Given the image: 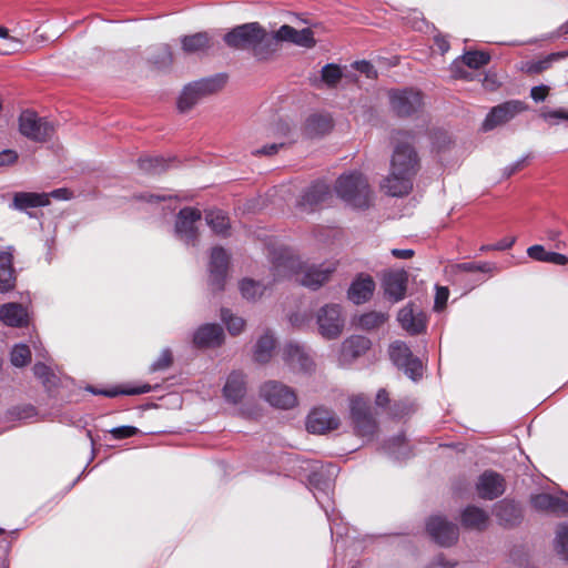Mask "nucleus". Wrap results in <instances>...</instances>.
I'll list each match as a JSON object with an SVG mask.
<instances>
[{"label": "nucleus", "mask_w": 568, "mask_h": 568, "mask_svg": "<svg viewBox=\"0 0 568 568\" xmlns=\"http://www.w3.org/2000/svg\"><path fill=\"white\" fill-rule=\"evenodd\" d=\"M223 341V328L215 323L203 324L193 334V344L199 348H215L221 346Z\"/></svg>", "instance_id": "nucleus-22"}, {"label": "nucleus", "mask_w": 568, "mask_h": 568, "mask_svg": "<svg viewBox=\"0 0 568 568\" xmlns=\"http://www.w3.org/2000/svg\"><path fill=\"white\" fill-rule=\"evenodd\" d=\"M388 314L385 312L371 311L362 314L357 320L361 329L373 331L383 326L388 321Z\"/></svg>", "instance_id": "nucleus-40"}, {"label": "nucleus", "mask_w": 568, "mask_h": 568, "mask_svg": "<svg viewBox=\"0 0 568 568\" xmlns=\"http://www.w3.org/2000/svg\"><path fill=\"white\" fill-rule=\"evenodd\" d=\"M555 549L565 560H568V524L558 526L555 538Z\"/></svg>", "instance_id": "nucleus-48"}, {"label": "nucleus", "mask_w": 568, "mask_h": 568, "mask_svg": "<svg viewBox=\"0 0 568 568\" xmlns=\"http://www.w3.org/2000/svg\"><path fill=\"white\" fill-rule=\"evenodd\" d=\"M449 290L446 286H436L434 310L442 311L447 303Z\"/></svg>", "instance_id": "nucleus-61"}, {"label": "nucleus", "mask_w": 568, "mask_h": 568, "mask_svg": "<svg viewBox=\"0 0 568 568\" xmlns=\"http://www.w3.org/2000/svg\"><path fill=\"white\" fill-rule=\"evenodd\" d=\"M430 538L440 547L455 545L459 537L458 526L444 516H432L426 523Z\"/></svg>", "instance_id": "nucleus-12"}, {"label": "nucleus", "mask_w": 568, "mask_h": 568, "mask_svg": "<svg viewBox=\"0 0 568 568\" xmlns=\"http://www.w3.org/2000/svg\"><path fill=\"white\" fill-rule=\"evenodd\" d=\"M13 257L9 252H0V293H7L16 286V271Z\"/></svg>", "instance_id": "nucleus-31"}, {"label": "nucleus", "mask_w": 568, "mask_h": 568, "mask_svg": "<svg viewBox=\"0 0 568 568\" xmlns=\"http://www.w3.org/2000/svg\"><path fill=\"white\" fill-rule=\"evenodd\" d=\"M526 109V103L519 100H510L498 104L489 111L483 122L481 129L485 132L490 131L496 126L510 121Z\"/></svg>", "instance_id": "nucleus-14"}, {"label": "nucleus", "mask_w": 568, "mask_h": 568, "mask_svg": "<svg viewBox=\"0 0 568 568\" xmlns=\"http://www.w3.org/2000/svg\"><path fill=\"white\" fill-rule=\"evenodd\" d=\"M408 283V273L405 270H389L383 276V290L385 297L392 303L405 298Z\"/></svg>", "instance_id": "nucleus-17"}, {"label": "nucleus", "mask_w": 568, "mask_h": 568, "mask_svg": "<svg viewBox=\"0 0 568 568\" xmlns=\"http://www.w3.org/2000/svg\"><path fill=\"white\" fill-rule=\"evenodd\" d=\"M206 224L211 230L217 234L225 236L230 229V220L227 215L221 210H211L205 214Z\"/></svg>", "instance_id": "nucleus-39"}, {"label": "nucleus", "mask_w": 568, "mask_h": 568, "mask_svg": "<svg viewBox=\"0 0 568 568\" xmlns=\"http://www.w3.org/2000/svg\"><path fill=\"white\" fill-rule=\"evenodd\" d=\"M109 433L113 439L120 440L138 435L140 429L134 426L123 425L110 429Z\"/></svg>", "instance_id": "nucleus-57"}, {"label": "nucleus", "mask_w": 568, "mask_h": 568, "mask_svg": "<svg viewBox=\"0 0 568 568\" xmlns=\"http://www.w3.org/2000/svg\"><path fill=\"white\" fill-rule=\"evenodd\" d=\"M246 393L245 376L241 372H233L229 375L223 387V394L227 402L239 403Z\"/></svg>", "instance_id": "nucleus-29"}, {"label": "nucleus", "mask_w": 568, "mask_h": 568, "mask_svg": "<svg viewBox=\"0 0 568 568\" xmlns=\"http://www.w3.org/2000/svg\"><path fill=\"white\" fill-rule=\"evenodd\" d=\"M527 255L538 262H545L547 256V251L542 245L535 244L527 248Z\"/></svg>", "instance_id": "nucleus-63"}, {"label": "nucleus", "mask_w": 568, "mask_h": 568, "mask_svg": "<svg viewBox=\"0 0 568 568\" xmlns=\"http://www.w3.org/2000/svg\"><path fill=\"white\" fill-rule=\"evenodd\" d=\"M138 201L146 202L151 205L158 204L161 202L171 201L173 195L170 193H153V192H143L134 196Z\"/></svg>", "instance_id": "nucleus-53"}, {"label": "nucleus", "mask_w": 568, "mask_h": 568, "mask_svg": "<svg viewBox=\"0 0 568 568\" xmlns=\"http://www.w3.org/2000/svg\"><path fill=\"white\" fill-rule=\"evenodd\" d=\"M272 34L275 37V42L278 45L280 42H290L293 43L294 34H295V28L283 24L280 27L278 30L275 32H272Z\"/></svg>", "instance_id": "nucleus-58"}, {"label": "nucleus", "mask_w": 568, "mask_h": 568, "mask_svg": "<svg viewBox=\"0 0 568 568\" xmlns=\"http://www.w3.org/2000/svg\"><path fill=\"white\" fill-rule=\"evenodd\" d=\"M158 69L169 68L173 63V53L169 44L158 47L149 58Z\"/></svg>", "instance_id": "nucleus-45"}, {"label": "nucleus", "mask_w": 568, "mask_h": 568, "mask_svg": "<svg viewBox=\"0 0 568 568\" xmlns=\"http://www.w3.org/2000/svg\"><path fill=\"white\" fill-rule=\"evenodd\" d=\"M352 67L361 72L362 74H365L366 78L368 79H375L377 78V70L375 69V67L366 61V60H361V61H355Z\"/></svg>", "instance_id": "nucleus-60"}, {"label": "nucleus", "mask_w": 568, "mask_h": 568, "mask_svg": "<svg viewBox=\"0 0 568 568\" xmlns=\"http://www.w3.org/2000/svg\"><path fill=\"white\" fill-rule=\"evenodd\" d=\"M282 359L294 373L311 374L315 363L311 351L303 344L290 342L282 348Z\"/></svg>", "instance_id": "nucleus-7"}, {"label": "nucleus", "mask_w": 568, "mask_h": 568, "mask_svg": "<svg viewBox=\"0 0 568 568\" xmlns=\"http://www.w3.org/2000/svg\"><path fill=\"white\" fill-rule=\"evenodd\" d=\"M260 29L258 22L243 23L225 33L223 40L232 49L251 51Z\"/></svg>", "instance_id": "nucleus-15"}, {"label": "nucleus", "mask_w": 568, "mask_h": 568, "mask_svg": "<svg viewBox=\"0 0 568 568\" xmlns=\"http://www.w3.org/2000/svg\"><path fill=\"white\" fill-rule=\"evenodd\" d=\"M342 78H343L342 68L336 63H327L321 70V80L328 88H335Z\"/></svg>", "instance_id": "nucleus-46"}, {"label": "nucleus", "mask_w": 568, "mask_h": 568, "mask_svg": "<svg viewBox=\"0 0 568 568\" xmlns=\"http://www.w3.org/2000/svg\"><path fill=\"white\" fill-rule=\"evenodd\" d=\"M9 417L11 419H28L33 417L37 412L32 405L16 406L9 409Z\"/></svg>", "instance_id": "nucleus-56"}, {"label": "nucleus", "mask_w": 568, "mask_h": 568, "mask_svg": "<svg viewBox=\"0 0 568 568\" xmlns=\"http://www.w3.org/2000/svg\"><path fill=\"white\" fill-rule=\"evenodd\" d=\"M393 111L399 116H409L420 110L423 95L412 88L393 89L388 92Z\"/></svg>", "instance_id": "nucleus-11"}, {"label": "nucleus", "mask_w": 568, "mask_h": 568, "mask_svg": "<svg viewBox=\"0 0 568 568\" xmlns=\"http://www.w3.org/2000/svg\"><path fill=\"white\" fill-rule=\"evenodd\" d=\"M11 364L16 367H23L31 361V351L26 344H16L10 353Z\"/></svg>", "instance_id": "nucleus-47"}, {"label": "nucleus", "mask_w": 568, "mask_h": 568, "mask_svg": "<svg viewBox=\"0 0 568 568\" xmlns=\"http://www.w3.org/2000/svg\"><path fill=\"white\" fill-rule=\"evenodd\" d=\"M496 270V265L491 262H481V263H474V262H465L459 264H454L450 267V272L454 275H459L460 273H474V272H481V273H491Z\"/></svg>", "instance_id": "nucleus-41"}, {"label": "nucleus", "mask_w": 568, "mask_h": 568, "mask_svg": "<svg viewBox=\"0 0 568 568\" xmlns=\"http://www.w3.org/2000/svg\"><path fill=\"white\" fill-rule=\"evenodd\" d=\"M375 291V282L368 274L357 275L347 291V297L356 305L366 303L371 300Z\"/></svg>", "instance_id": "nucleus-24"}, {"label": "nucleus", "mask_w": 568, "mask_h": 568, "mask_svg": "<svg viewBox=\"0 0 568 568\" xmlns=\"http://www.w3.org/2000/svg\"><path fill=\"white\" fill-rule=\"evenodd\" d=\"M332 128V119L326 114H312L307 118L305 123V132L311 138L324 135L328 133Z\"/></svg>", "instance_id": "nucleus-34"}, {"label": "nucleus", "mask_w": 568, "mask_h": 568, "mask_svg": "<svg viewBox=\"0 0 568 568\" xmlns=\"http://www.w3.org/2000/svg\"><path fill=\"white\" fill-rule=\"evenodd\" d=\"M266 288V285L258 281L244 278L240 283V291L244 298L255 301L261 297Z\"/></svg>", "instance_id": "nucleus-44"}, {"label": "nucleus", "mask_w": 568, "mask_h": 568, "mask_svg": "<svg viewBox=\"0 0 568 568\" xmlns=\"http://www.w3.org/2000/svg\"><path fill=\"white\" fill-rule=\"evenodd\" d=\"M337 195L348 205L366 209L371 204L372 192L366 178L356 171L342 174L335 184Z\"/></svg>", "instance_id": "nucleus-4"}, {"label": "nucleus", "mask_w": 568, "mask_h": 568, "mask_svg": "<svg viewBox=\"0 0 568 568\" xmlns=\"http://www.w3.org/2000/svg\"><path fill=\"white\" fill-rule=\"evenodd\" d=\"M275 348V338L268 332L262 335L254 347V359L258 363H266L272 357Z\"/></svg>", "instance_id": "nucleus-37"}, {"label": "nucleus", "mask_w": 568, "mask_h": 568, "mask_svg": "<svg viewBox=\"0 0 568 568\" xmlns=\"http://www.w3.org/2000/svg\"><path fill=\"white\" fill-rule=\"evenodd\" d=\"M0 321L12 327H21L28 323L27 310L19 303H6L0 306Z\"/></svg>", "instance_id": "nucleus-28"}, {"label": "nucleus", "mask_w": 568, "mask_h": 568, "mask_svg": "<svg viewBox=\"0 0 568 568\" xmlns=\"http://www.w3.org/2000/svg\"><path fill=\"white\" fill-rule=\"evenodd\" d=\"M476 489L480 498L493 500L504 494L505 479L496 471L486 470L479 476Z\"/></svg>", "instance_id": "nucleus-20"}, {"label": "nucleus", "mask_w": 568, "mask_h": 568, "mask_svg": "<svg viewBox=\"0 0 568 568\" xmlns=\"http://www.w3.org/2000/svg\"><path fill=\"white\" fill-rule=\"evenodd\" d=\"M382 449L386 455L396 460H403L410 456L409 447L406 443L404 433L389 438L383 445Z\"/></svg>", "instance_id": "nucleus-33"}, {"label": "nucleus", "mask_w": 568, "mask_h": 568, "mask_svg": "<svg viewBox=\"0 0 568 568\" xmlns=\"http://www.w3.org/2000/svg\"><path fill=\"white\" fill-rule=\"evenodd\" d=\"M559 57H560V54L551 53L548 57H546L545 59H541L538 61H532L527 65V71L529 73H535V74L540 73V72L547 70L550 67L551 62L557 60Z\"/></svg>", "instance_id": "nucleus-55"}, {"label": "nucleus", "mask_w": 568, "mask_h": 568, "mask_svg": "<svg viewBox=\"0 0 568 568\" xmlns=\"http://www.w3.org/2000/svg\"><path fill=\"white\" fill-rule=\"evenodd\" d=\"M50 203L49 194L36 192H17L13 195L11 207L17 211L45 206Z\"/></svg>", "instance_id": "nucleus-30"}, {"label": "nucleus", "mask_w": 568, "mask_h": 568, "mask_svg": "<svg viewBox=\"0 0 568 568\" xmlns=\"http://www.w3.org/2000/svg\"><path fill=\"white\" fill-rule=\"evenodd\" d=\"M213 34L201 31L180 38L181 49L186 55H204L213 47Z\"/></svg>", "instance_id": "nucleus-21"}, {"label": "nucleus", "mask_w": 568, "mask_h": 568, "mask_svg": "<svg viewBox=\"0 0 568 568\" xmlns=\"http://www.w3.org/2000/svg\"><path fill=\"white\" fill-rule=\"evenodd\" d=\"M399 369L413 381H417L423 375L422 362L414 355Z\"/></svg>", "instance_id": "nucleus-52"}, {"label": "nucleus", "mask_w": 568, "mask_h": 568, "mask_svg": "<svg viewBox=\"0 0 568 568\" xmlns=\"http://www.w3.org/2000/svg\"><path fill=\"white\" fill-rule=\"evenodd\" d=\"M329 195L328 184L323 181H316L303 192L298 205L303 211L312 212L325 203Z\"/></svg>", "instance_id": "nucleus-23"}, {"label": "nucleus", "mask_w": 568, "mask_h": 568, "mask_svg": "<svg viewBox=\"0 0 568 568\" xmlns=\"http://www.w3.org/2000/svg\"><path fill=\"white\" fill-rule=\"evenodd\" d=\"M87 389L91 394H94V395H104L106 397H115L118 395H129V396H132V395L146 394V393H150L152 390V387L149 384H142V385H139V386L123 387V388L114 387V388H111V389H98V388H95L93 386H89Z\"/></svg>", "instance_id": "nucleus-35"}, {"label": "nucleus", "mask_w": 568, "mask_h": 568, "mask_svg": "<svg viewBox=\"0 0 568 568\" xmlns=\"http://www.w3.org/2000/svg\"><path fill=\"white\" fill-rule=\"evenodd\" d=\"M172 364V353L170 348H163L160 356L151 364V372H159L169 368Z\"/></svg>", "instance_id": "nucleus-54"}, {"label": "nucleus", "mask_w": 568, "mask_h": 568, "mask_svg": "<svg viewBox=\"0 0 568 568\" xmlns=\"http://www.w3.org/2000/svg\"><path fill=\"white\" fill-rule=\"evenodd\" d=\"M397 321L400 327L413 336L424 333L427 327L426 313L415 308L413 304H407L399 310Z\"/></svg>", "instance_id": "nucleus-18"}, {"label": "nucleus", "mask_w": 568, "mask_h": 568, "mask_svg": "<svg viewBox=\"0 0 568 568\" xmlns=\"http://www.w3.org/2000/svg\"><path fill=\"white\" fill-rule=\"evenodd\" d=\"M371 346L369 339L363 336H351L342 345L344 356L356 358L362 356Z\"/></svg>", "instance_id": "nucleus-36"}, {"label": "nucleus", "mask_w": 568, "mask_h": 568, "mask_svg": "<svg viewBox=\"0 0 568 568\" xmlns=\"http://www.w3.org/2000/svg\"><path fill=\"white\" fill-rule=\"evenodd\" d=\"M541 116L551 124L557 123V120L568 121V111L565 109H557L542 112Z\"/></svg>", "instance_id": "nucleus-62"}, {"label": "nucleus", "mask_w": 568, "mask_h": 568, "mask_svg": "<svg viewBox=\"0 0 568 568\" xmlns=\"http://www.w3.org/2000/svg\"><path fill=\"white\" fill-rule=\"evenodd\" d=\"M462 525L467 529L484 530L488 524V514L476 506H467L460 515Z\"/></svg>", "instance_id": "nucleus-32"}, {"label": "nucleus", "mask_w": 568, "mask_h": 568, "mask_svg": "<svg viewBox=\"0 0 568 568\" xmlns=\"http://www.w3.org/2000/svg\"><path fill=\"white\" fill-rule=\"evenodd\" d=\"M351 415L357 435L372 437L375 434L377 423L371 413V406L367 400L363 397L353 398L351 402Z\"/></svg>", "instance_id": "nucleus-13"}, {"label": "nucleus", "mask_w": 568, "mask_h": 568, "mask_svg": "<svg viewBox=\"0 0 568 568\" xmlns=\"http://www.w3.org/2000/svg\"><path fill=\"white\" fill-rule=\"evenodd\" d=\"M531 504L537 510H546L556 515L568 514V494L554 496L550 494H538L532 496Z\"/></svg>", "instance_id": "nucleus-25"}, {"label": "nucleus", "mask_w": 568, "mask_h": 568, "mask_svg": "<svg viewBox=\"0 0 568 568\" xmlns=\"http://www.w3.org/2000/svg\"><path fill=\"white\" fill-rule=\"evenodd\" d=\"M229 268V255L223 247L212 248L209 263V283L213 291H223Z\"/></svg>", "instance_id": "nucleus-16"}, {"label": "nucleus", "mask_w": 568, "mask_h": 568, "mask_svg": "<svg viewBox=\"0 0 568 568\" xmlns=\"http://www.w3.org/2000/svg\"><path fill=\"white\" fill-rule=\"evenodd\" d=\"M405 20L407 24L418 31H423L426 27V21L423 17V13L418 10H412L408 16L405 17Z\"/></svg>", "instance_id": "nucleus-59"}, {"label": "nucleus", "mask_w": 568, "mask_h": 568, "mask_svg": "<svg viewBox=\"0 0 568 568\" xmlns=\"http://www.w3.org/2000/svg\"><path fill=\"white\" fill-rule=\"evenodd\" d=\"M201 219L200 210L189 206L181 209L175 217V236L186 245H195L199 237L196 224Z\"/></svg>", "instance_id": "nucleus-8"}, {"label": "nucleus", "mask_w": 568, "mask_h": 568, "mask_svg": "<svg viewBox=\"0 0 568 568\" xmlns=\"http://www.w3.org/2000/svg\"><path fill=\"white\" fill-rule=\"evenodd\" d=\"M20 133L34 142H47L54 134V125L47 118L39 116L34 111L24 110L19 116Z\"/></svg>", "instance_id": "nucleus-6"}, {"label": "nucleus", "mask_w": 568, "mask_h": 568, "mask_svg": "<svg viewBox=\"0 0 568 568\" xmlns=\"http://www.w3.org/2000/svg\"><path fill=\"white\" fill-rule=\"evenodd\" d=\"M277 51L275 37L262 26L251 49L253 57L258 61L270 59Z\"/></svg>", "instance_id": "nucleus-27"}, {"label": "nucleus", "mask_w": 568, "mask_h": 568, "mask_svg": "<svg viewBox=\"0 0 568 568\" xmlns=\"http://www.w3.org/2000/svg\"><path fill=\"white\" fill-rule=\"evenodd\" d=\"M33 374L39 381H41L42 385L49 390L58 385V376L48 365L43 363L34 364Z\"/></svg>", "instance_id": "nucleus-43"}, {"label": "nucleus", "mask_w": 568, "mask_h": 568, "mask_svg": "<svg viewBox=\"0 0 568 568\" xmlns=\"http://www.w3.org/2000/svg\"><path fill=\"white\" fill-rule=\"evenodd\" d=\"M138 163L142 172L151 175L161 174L171 166L170 161L162 156H141Z\"/></svg>", "instance_id": "nucleus-38"}, {"label": "nucleus", "mask_w": 568, "mask_h": 568, "mask_svg": "<svg viewBox=\"0 0 568 568\" xmlns=\"http://www.w3.org/2000/svg\"><path fill=\"white\" fill-rule=\"evenodd\" d=\"M293 44L303 47L306 49H311V48L315 47L316 41L314 39L313 31L310 28H305L302 30L295 29Z\"/></svg>", "instance_id": "nucleus-51"}, {"label": "nucleus", "mask_w": 568, "mask_h": 568, "mask_svg": "<svg viewBox=\"0 0 568 568\" xmlns=\"http://www.w3.org/2000/svg\"><path fill=\"white\" fill-rule=\"evenodd\" d=\"M226 74L217 73L185 85L178 100L180 112L190 111L201 99L221 90L226 83Z\"/></svg>", "instance_id": "nucleus-5"}, {"label": "nucleus", "mask_w": 568, "mask_h": 568, "mask_svg": "<svg viewBox=\"0 0 568 568\" xmlns=\"http://www.w3.org/2000/svg\"><path fill=\"white\" fill-rule=\"evenodd\" d=\"M260 395L271 406L280 409H291L297 404L294 389L276 381L264 383L261 386Z\"/></svg>", "instance_id": "nucleus-9"}, {"label": "nucleus", "mask_w": 568, "mask_h": 568, "mask_svg": "<svg viewBox=\"0 0 568 568\" xmlns=\"http://www.w3.org/2000/svg\"><path fill=\"white\" fill-rule=\"evenodd\" d=\"M550 88L545 84L532 87L530 90V97L535 102H542L546 100Z\"/></svg>", "instance_id": "nucleus-64"}, {"label": "nucleus", "mask_w": 568, "mask_h": 568, "mask_svg": "<svg viewBox=\"0 0 568 568\" xmlns=\"http://www.w3.org/2000/svg\"><path fill=\"white\" fill-rule=\"evenodd\" d=\"M221 320L226 325L227 331L232 335L240 334L245 325V322L242 317L234 316L227 308L221 310Z\"/></svg>", "instance_id": "nucleus-49"}, {"label": "nucleus", "mask_w": 568, "mask_h": 568, "mask_svg": "<svg viewBox=\"0 0 568 568\" xmlns=\"http://www.w3.org/2000/svg\"><path fill=\"white\" fill-rule=\"evenodd\" d=\"M393 140L395 148L390 161V173L382 187L392 196H404L413 189V179L419 168V159L413 146L414 136L407 132H397Z\"/></svg>", "instance_id": "nucleus-1"}, {"label": "nucleus", "mask_w": 568, "mask_h": 568, "mask_svg": "<svg viewBox=\"0 0 568 568\" xmlns=\"http://www.w3.org/2000/svg\"><path fill=\"white\" fill-rule=\"evenodd\" d=\"M338 425L339 419L337 416L324 407L314 408L306 419V429L312 434H324L336 429Z\"/></svg>", "instance_id": "nucleus-19"}, {"label": "nucleus", "mask_w": 568, "mask_h": 568, "mask_svg": "<svg viewBox=\"0 0 568 568\" xmlns=\"http://www.w3.org/2000/svg\"><path fill=\"white\" fill-rule=\"evenodd\" d=\"M288 462L293 464V468L298 467L302 471L308 473L307 478L313 495L331 521V493L338 474V467L334 464L324 465L318 462L302 460L298 457H290Z\"/></svg>", "instance_id": "nucleus-3"}, {"label": "nucleus", "mask_w": 568, "mask_h": 568, "mask_svg": "<svg viewBox=\"0 0 568 568\" xmlns=\"http://www.w3.org/2000/svg\"><path fill=\"white\" fill-rule=\"evenodd\" d=\"M494 514L499 523L513 527L520 523L523 513L520 506L514 500L503 499L494 506Z\"/></svg>", "instance_id": "nucleus-26"}, {"label": "nucleus", "mask_w": 568, "mask_h": 568, "mask_svg": "<svg viewBox=\"0 0 568 568\" xmlns=\"http://www.w3.org/2000/svg\"><path fill=\"white\" fill-rule=\"evenodd\" d=\"M389 356L392 362L400 368L413 356V353L406 343L395 341L389 346Z\"/></svg>", "instance_id": "nucleus-42"}, {"label": "nucleus", "mask_w": 568, "mask_h": 568, "mask_svg": "<svg viewBox=\"0 0 568 568\" xmlns=\"http://www.w3.org/2000/svg\"><path fill=\"white\" fill-rule=\"evenodd\" d=\"M271 262L275 281L295 277L296 282L313 291L328 282L336 270L334 263L305 265L287 247L274 248L271 252Z\"/></svg>", "instance_id": "nucleus-2"}, {"label": "nucleus", "mask_w": 568, "mask_h": 568, "mask_svg": "<svg viewBox=\"0 0 568 568\" xmlns=\"http://www.w3.org/2000/svg\"><path fill=\"white\" fill-rule=\"evenodd\" d=\"M489 60L490 55L483 51H468L463 55V62L471 69H479L486 65Z\"/></svg>", "instance_id": "nucleus-50"}, {"label": "nucleus", "mask_w": 568, "mask_h": 568, "mask_svg": "<svg viewBox=\"0 0 568 568\" xmlns=\"http://www.w3.org/2000/svg\"><path fill=\"white\" fill-rule=\"evenodd\" d=\"M344 322L339 304H326L316 314L318 332L327 339H333L341 335Z\"/></svg>", "instance_id": "nucleus-10"}]
</instances>
